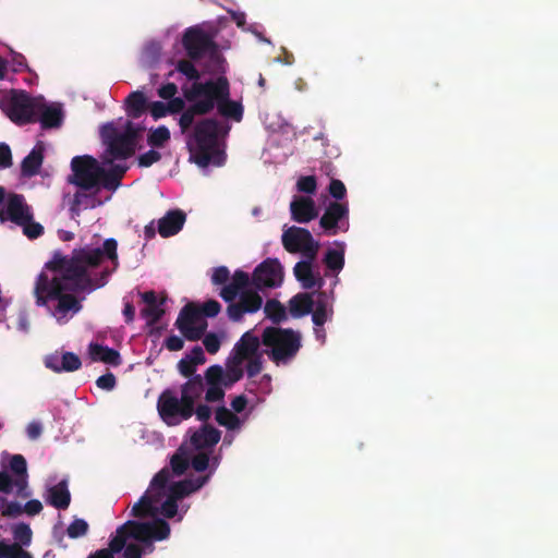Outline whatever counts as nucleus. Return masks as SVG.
<instances>
[{
    "instance_id": "nucleus-8",
    "label": "nucleus",
    "mask_w": 558,
    "mask_h": 558,
    "mask_svg": "<svg viewBox=\"0 0 558 558\" xmlns=\"http://www.w3.org/2000/svg\"><path fill=\"white\" fill-rule=\"evenodd\" d=\"M182 46L191 60H199L209 54L216 63L221 61L218 53V46L213 36L199 26H191L185 29L182 37Z\"/></svg>"
},
{
    "instance_id": "nucleus-50",
    "label": "nucleus",
    "mask_w": 558,
    "mask_h": 558,
    "mask_svg": "<svg viewBox=\"0 0 558 558\" xmlns=\"http://www.w3.org/2000/svg\"><path fill=\"white\" fill-rule=\"evenodd\" d=\"M328 192L336 202L343 199L347 196V187L341 180L331 178L328 186Z\"/></svg>"
},
{
    "instance_id": "nucleus-38",
    "label": "nucleus",
    "mask_w": 558,
    "mask_h": 558,
    "mask_svg": "<svg viewBox=\"0 0 558 558\" xmlns=\"http://www.w3.org/2000/svg\"><path fill=\"white\" fill-rule=\"evenodd\" d=\"M99 204L100 202L97 203L95 197L87 195L86 193L76 192L74 194L70 211L72 216H78L82 209L94 208Z\"/></svg>"
},
{
    "instance_id": "nucleus-17",
    "label": "nucleus",
    "mask_w": 558,
    "mask_h": 558,
    "mask_svg": "<svg viewBox=\"0 0 558 558\" xmlns=\"http://www.w3.org/2000/svg\"><path fill=\"white\" fill-rule=\"evenodd\" d=\"M111 130L113 134L106 141L107 150L102 158V162L106 165L112 163L113 160H125L132 157L136 148L126 138L122 137L119 133H116L114 129Z\"/></svg>"
},
{
    "instance_id": "nucleus-64",
    "label": "nucleus",
    "mask_w": 558,
    "mask_h": 558,
    "mask_svg": "<svg viewBox=\"0 0 558 558\" xmlns=\"http://www.w3.org/2000/svg\"><path fill=\"white\" fill-rule=\"evenodd\" d=\"M149 112L155 120L161 119L169 113L167 104L162 101H153L149 105Z\"/></svg>"
},
{
    "instance_id": "nucleus-39",
    "label": "nucleus",
    "mask_w": 558,
    "mask_h": 558,
    "mask_svg": "<svg viewBox=\"0 0 558 558\" xmlns=\"http://www.w3.org/2000/svg\"><path fill=\"white\" fill-rule=\"evenodd\" d=\"M332 313V308H328L325 300H318L316 303L314 302L312 320L315 327H323L326 322L331 319Z\"/></svg>"
},
{
    "instance_id": "nucleus-32",
    "label": "nucleus",
    "mask_w": 558,
    "mask_h": 558,
    "mask_svg": "<svg viewBox=\"0 0 558 558\" xmlns=\"http://www.w3.org/2000/svg\"><path fill=\"white\" fill-rule=\"evenodd\" d=\"M10 470L15 476V487H17L19 494L27 486V462L22 454H13L10 459Z\"/></svg>"
},
{
    "instance_id": "nucleus-44",
    "label": "nucleus",
    "mask_w": 558,
    "mask_h": 558,
    "mask_svg": "<svg viewBox=\"0 0 558 558\" xmlns=\"http://www.w3.org/2000/svg\"><path fill=\"white\" fill-rule=\"evenodd\" d=\"M175 70L186 76L187 80L195 82H199V71L195 68L192 60L182 59L179 60L175 66Z\"/></svg>"
},
{
    "instance_id": "nucleus-1",
    "label": "nucleus",
    "mask_w": 558,
    "mask_h": 558,
    "mask_svg": "<svg viewBox=\"0 0 558 558\" xmlns=\"http://www.w3.org/2000/svg\"><path fill=\"white\" fill-rule=\"evenodd\" d=\"M118 242L110 238L105 240L102 247L74 248L70 256L54 251L52 257L45 264V270L52 272L49 276L41 271L35 282L34 295L37 306H45L59 324L69 319V314H76L82 310L80 300L74 295L77 292H92L104 287L111 270L105 268L95 272L104 258H108L118 266Z\"/></svg>"
},
{
    "instance_id": "nucleus-60",
    "label": "nucleus",
    "mask_w": 558,
    "mask_h": 558,
    "mask_svg": "<svg viewBox=\"0 0 558 558\" xmlns=\"http://www.w3.org/2000/svg\"><path fill=\"white\" fill-rule=\"evenodd\" d=\"M191 464L196 472H204L209 465V457L205 452H199L192 458Z\"/></svg>"
},
{
    "instance_id": "nucleus-26",
    "label": "nucleus",
    "mask_w": 558,
    "mask_h": 558,
    "mask_svg": "<svg viewBox=\"0 0 558 558\" xmlns=\"http://www.w3.org/2000/svg\"><path fill=\"white\" fill-rule=\"evenodd\" d=\"M250 283H252V279L248 274L238 269L234 271L231 282L226 284L219 294L226 302H232L239 293L247 290Z\"/></svg>"
},
{
    "instance_id": "nucleus-28",
    "label": "nucleus",
    "mask_w": 558,
    "mask_h": 558,
    "mask_svg": "<svg viewBox=\"0 0 558 558\" xmlns=\"http://www.w3.org/2000/svg\"><path fill=\"white\" fill-rule=\"evenodd\" d=\"M46 502L56 509L65 510L71 502V494L65 480L48 488Z\"/></svg>"
},
{
    "instance_id": "nucleus-7",
    "label": "nucleus",
    "mask_w": 558,
    "mask_h": 558,
    "mask_svg": "<svg viewBox=\"0 0 558 558\" xmlns=\"http://www.w3.org/2000/svg\"><path fill=\"white\" fill-rule=\"evenodd\" d=\"M171 472L168 468L161 469L151 480L149 488L132 508V515L136 518L154 517L159 512L158 505L166 496V486L170 482Z\"/></svg>"
},
{
    "instance_id": "nucleus-6",
    "label": "nucleus",
    "mask_w": 558,
    "mask_h": 558,
    "mask_svg": "<svg viewBox=\"0 0 558 558\" xmlns=\"http://www.w3.org/2000/svg\"><path fill=\"white\" fill-rule=\"evenodd\" d=\"M262 343L267 348L265 354L276 365L290 363L302 347L299 331L275 326L266 327L263 330Z\"/></svg>"
},
{
    "instance_id": "nucleus-3",
    "label": "nucleus",
    "mask_w": 558,
    "mask_h": 558,
    "mask_svg": "<svg viewBox=\"0 0 558 558\" xmlns=\"http://www.w3.org/2000/svg\"><path fill=\"white\" fill-rule=\"evenodd\" d=\"M204 393V380L201 375L187 379L180 387V395L174 389H165L157 399V411L165 424L177 426L194 415V403Z\"/></svg>"
},
{
    "instance_id": "nucleus-30",
    "label": "nucleus",
    "mask_w": 558,
    "mask_h": 558,
    "mask_svg": "<svg viewBox=\"0 0 558 558\" xmlns=\"http://www.w3.org/2000/svg\"><path fill=\"white\" fill-rule=\"evenodd\" d=\"M314 300L311 293L301 292L289 300V311L292 317L300 318L313 312Z\"/></svg>"
},
{
    "instance_id": "nucleus-53",
    "label": "nucleus",
    "mask_w": 558,
    "mask_h": 558,
    "mask_svg": "<svg viewBox=\"0 0 558 558\" xmlns=\"http://www.w3.org/2000/svg\"><path fill=\"white\" fill-rule=\"evenodd\" d=\"M161 159V154L155 149H149L148 151L142 154L137 158V162L140 167L148 168L154 163L158 162Z\"/></svg>"
},
{
    "instance_id": "nucleus-35",
    "label": "nucleus",
    "mask_w": 558,
    "mask_h": 558,
    "mask_svg": "<svg viewBox=\"0 0 558 558\" xmlns=\"http://www.w3.org/2000/svg\"><path fill=\"white\" fill-rule=\"evenodd\" d=\"M264 312L274 324H280L287 320L286 307L276 299L267 300Z\"/></svg>"
},
{
    "instance_id": "nucleus-33",
    "label": "nucleus",
    "mask_w": 558,
    "mask_h": 558,
    "mask_svg": "<svg viewBox=\"0 0 558 558\" xmlns=\"http://www.w3.org/2000/svg\"><path fill=\"white\" fill-rule=\"evenodd\" d=\"M335 245L338 248H328L323 262L329 270L338 274L344 267L345 244L343 242H335Z\"/></svg>"
},
{
    "instance_id": "nucleus-54",
    "label": "nucleus",
    "mask_w": 558,
    "mask_h": 558,
    "mask_svg": "<svg viewBox=\"0 0 558 558\" xmlns=\"http://www.w3.org/2000/svg\"><path fill=\"white\" fill-rule=\"evenodd\" d=\"M222 385H207L205 391V400L207 402L221 401L225 397V390Z\"/></svg>"
},
{
    "instance_id": "nucleus-49",
    "label": "nucleus",
    "mask_w": 558,
    "mask_h": 558,
    "mask_svg": "<svg viewBox=\"0 0 558 558\" xmlns=\"http://www.w3.org/2000/svg\"><path fill=\"white\" fill-rule=\"evenodd\" d=\"M189 464L190 463L187 458L180 452L174 453L170 459L171 470L178 476L184 474L189 468Z\"/></svg>"
},
{
    "instance_id": "nucleus-34",
    "label": "nucleus",
    "mask_w": 558,
    "mask_h": 558,
    "mask_svg": "<svg viewBox=\"0 0 558 558\" xmlns=\"http://www.w3.org/2000/svg\"><path fill=\"white\" fill-rule=\"evenodd\" d=\"M147 99L140 90L132 92L125 99L126 113L132 119H138L146 110Z\"/></svg>"
},
{
    "instance_id": "nucleus-55",
    "label": "nucleus",
    "mask_w": 558,
    "mask_h": 558,
    "mask_svg": "<svg viewBox=\"0 0 558 558\" xmlns=\"http://www.w3.org/2000/svg\"><path fill=\"white\" fill-rule=\"evenodd\" d=\"M143 129L131 121H128L123 133H119L136 147V141Z\"/></svg>"
},
{
    "instance_id": "nucleus-46",
    "label": "nucleus",
    "mask_w": 558,
    "mask_h": 558,
    "mask_svg": "<svg viewBox=\"0 0 558 558\" xmlns=\"http://www.w3.org/2000/svg\"><path fill=\"white\" fill-rule=\"evenodd\" d=\"M166 499L161 500L158 505L159 512L167 519H172L178 512V500L170 497L168 494L165 496Z\"/></svg>"
},
{
    "instance_id": "nucleus-41",
    "label": "nucleus",
    "mask_w": 558,
    "mask_h": 558,
    "mask_svg": "<svg viewBox=\"0 0 558 558\" xmlns=\"http://www.w3.org/2000/svg\"><path fill=\"white\" fill-rule=\"evenodd\" d=\"M0 558H33L32 554L20 544H7L0 542Z\"/></svg>"
},
{
    "instance_id": "nucleus-56",
    "label": "nucleus",
    "mask_w": 558,
    "mask_h": 558,
    "mask_svg": "<svg viewBox=\"0 0 558 558\" xmlns=\"http://www.w3.org/2000/svg\"><path fill=\"white\" fill-rule=\"evenodd\" d=\"M203 344L206 349V351L210 354H215L219 351L221 342L218 336L214 332L204 333Z\"/></svg>"
},
{
    "instance_id": "nucleus-42",
    "label": "nucleus",
    "mask_w": 558,
    "mask_h": 558,
    "mask_svg": "<svg viewBox=\"0 0 558 558\" xmlns=\"http://www.w3.org/2000/svg\"><path fill=\"white\" fill-rule=\"evenodd\" d=\"M169 140H170L169 129L165 125H160L157 129L149 131V134L147 137V143L151 147L160 148V147H163L166 145V143L169 142Z\"/></svg>"
},
{
    "instance_id": "nucleus-63",
    "label": "nucleus",
    "mask_w": 558,
    "mask_h": 558,
    "mask_svg": "<svg viewBox=\"0 0 558 558\" xmlns=\"http://www.w3.org/2000/svg\"><path fill=\"white\" fill-rule=\"evenodd\" d=\"M15 486V480L12 478L5 471H0V493L11 494Z\"/></svg>"
},
{
    "instance_id": "nucleus-47",
    "label": "nucleus",
    "mask_w": 558,
    "mask_h": 558,
    "mask_svg": "<svg viewBox=\"0 0 558 558\" xmlns=\"http://www.w3.org/2000/svg\"><path fill=\"white\" fill-rule=\"evenodd\" d=\"M296 189L301 193L313 195L317 191V181L314 175H303L296 181Z\"/></svg>"
},
{
    "instance_id": "nucleus-25",
    "label": "nucleus",
    "mask_w": 558,
    "mask_h": 558,
    "mask_svg": "<svg viewBox=\"0 0 558 558\" xmlns=\"http://www.w3.org/2000/svg\"><path fill=\"white\" fill-rule=\"evenodd\" d=\"M129 167L125 165H112L109 169L100 166L98 171V186L101 185L108 191H116L120 185L123 175Z\"/></svg>"
},
{
    "instance_id": "nucleus-37",
    "label": "nucleus",
    "mask_w": 558,
    "mask_h": 558,
    "mask_svg": "<svg viewBox=\"0 0 558 558\" xmlns=\"http://www.w3.org/2000/svg\"><path fill=\"white\" fill-rule=\"evenodd\" d=\"M242 362L230 357L226 364L225 387L229 388L243 377Z\"/></svg>"
},
{
    "instance_id": "nucleus-5",
    "label": "nucleus",
    "mask_w": 558,
    "mask_h": 558,
    "mask_svg": "<svg viewBox=\"0 0 558 558\" xmlns=\"http://www.w3.org/2000/svg\"><path fill=\"white\" fill-rule=\"evenodd\" d=\"M170 534V525L162 519L151 522L129 520L118 527L116 535L110 539L107 550L111 555L120 553L126 547L128 538H134L144 544L149 551L154 550L153 541H163Z\"/></svg>"
},
{
    "instance_id": "nucleus-18",
    "label": "nucleus",
    "mask_w": 558,
    "mask_h": 558,
    "mask_svg": "<svg viewBox=\"0 0 558 558\" xmlns=\"http://www.w3.org/2000/svg\"><path fill=\"white\" fill-rule=\"evenodd\" d=\"M140 295L142 301L146 304L145 307L141 310V316L146 319L148 327H154L166 313L163 306L167 298L162 296L158 299L156 292L153 290L140 293Z\"/></svg>"
},
{
    "instance_id": "nucleus-48",
    "label": "nucleus",
    "mask_w": 558,
    "mask_h": 558,
    "mask_svg": "<svg viewBox=\"0 0 558 558\" xmlns=\"http://www.w3.org/2000/svg\"><path fill=\"white\" fill-rule=\"evenodd\" d=\"M88 532V523L84 519H75L68 526L66 533L70 538H78Z\"/></svg>"
},
{
    "instance_id": "nucleus-15",
    "label": "nucleus",
    "mask_w": 558,
    "mask_h": 558,
    "mask_svg": "<svg viewBox=\"0 0 558 558\" xmlns=\"http://www.w3.org/2000/svg\"><path fill=\"white\" fill-rule=\"evenodd\" d=\"M238 296V302H228L227 315L232 322H241L245 314L256 313L263 305V298L256 291H242Z\"/></svg>"
},
{
    "instance_id": "nucleus-19",
    "label": "nucleus",
    "mask_w": 558,
    "mask_h": 558,
    "mask_svg": "<svg viewBox=\"0 0 558 558\" xmlns=\"http://www.w3.org/2000/svg\"><path fill=\"white\" fill-rule=\"evenodd\" d=\"M36 121L40 122L41 129H56L63 122V111L60 104H47L43 97H39L36 109Z\"/></svg>"
},
{
    "instance_id": "nucleus-36",
    "label": "nucleus",
    "mask_w": 558,
    "mask_h": 558,
    "mask_svg": "<svg viewBox=\"0 0 558 558\" xmlns=\"http://www.w3.org/2000/svg\"><path fill=\"white\" fill-rule=\"evenodd\" d=\"M215 418L219 425L225 426L230 430L238 429L241 426L240 418L226 407L217 408Z\"/></svg>"
},
{
    "instance_id": "nucleus-12",
    "label": "nucleus",
    "mask_w": 558,
    "mask_h": 558,
    "mask_svg": "<svg viewBox=\"0 0 558 558\" xmlns=\"http://www.w3.org/2000/svg\"><path fill=\"white\" fill-rule=\"evenodd\" d=\"M175 326L185 339L197 341L203 338L207 329V322L202 317L199 308L193 303H189L180 311Z\"/></svg>"
},
{
    "instance_id": "nucleus-31",
    "label": "nucleus",
    "mask_w": 558,
    "mask_h": 558,
    "mask_svg": "<svg viewBox=\"0 0 558 558\" xmlns=\"http://www.w3.org/2000/svg\"><path fill=\"white\" fill-rule=\"evenodd\" d=\"M89 355L93 361H100L113 366L121 364V356L117 350L99 343L89 344Z\"/></svg>"
},
{
    "instance_id": "nucleus-24",
    "label": "nucleus",
    "mask_w": 558,
    "mask_h": 558,
    "mask_svg": "<svg viewBox=\"0 0 558 558\" xmlns=\"http://www.w3.org/2000/svg\"><path fill=\"white\" fill-rule=\"evenodd\" d=\"M314 259L300 260L293 268L294 276L301 282L304 289H313L317 287L320 289L324 286V280L319 275L313 271L312 263Z\"/></svg>"
},
{
    "instance_id": "nucleus-27",
    "label": "nucleus",
    "mask_w": 558,
    "mask_h": 558,
    "mask_svg": "<svg viewBox=\"0 0 558 558\" xmlns=\"http://www.w3.org/2000/svg\"><path fill=\"white\" fill-rule=\"evenodd\" d=\"M220 438L221 433L219 429L209 424H204L192 434L191 444L196 449L211 448L219 442Z\"/></svg>"
},
{
    "instance_id": "nucleus-21",
    "label": "nucleus",
    "mask_w": 558,
    "mask_h": 558,
    "mask_svg": "<svg viewBox=\"0 0 558 558\" xmlns=\"http://www.w3.org/2000/svg\"><path fill=\"white\" fill-rule=\"evenodd\" d=\"M208 478L209 475H204L197 476L196 478H185L171 485L168 483L166 486V495L168 494L175 500H180L202 488L207 483Z\"/></svg>"
},
{
    "instance_id": "nucleus-14",
    "label": "nucleus",
    "mask_w": 558,
    "mask_h": 558,
    "mask_svg": "<svg viewBox=\"0 0 558 558\" xmlns=\"http://www.w3.org/2000/svg\"><path fill=\"white\" fill-rule=\"evenodd\" d=\"M283 281V269L276 258H267L260 263L252 276V284L257 290L278 288Z\"/></svg>"
},
{
    "instance_id": "nucleus-2",
    "label": "nucleus",
    "mask_w": 558,
    "mask_h": 558,
    "mask_svg": "<svg viewBox=\"0 0 558 558\" xmlns=\"http://www.w3.org/2000/svg\"><path fill=\"white\" fill-rule=\"evenodd\" d=\"M182 90L184 99L191 104L179 119L182 133L193 125L195 117L206 116L215 107L219 114L227 119L240 122L243 118V106L230 99V85L226 76L206 82H195Z\"/></svg>"
},
{
    "instance_id": "nucleus-51",
    "label": "nucleus",
    "mask_w": 558,
    "mask_h": 558,
    "mask_svg": "<svg viewBox=\"0 0 558 558\" xmlns=\"http://www.w3.org/2000/svg\"><path fill=\"white\" fill-rule=\"evenodd\" d=\"M19 227L23 228V233L31 240L37 239L44 233V227L40 223L35 222L33 218Z\"/></svg>"
},
{
    "instance_id": "nucleus-59",
    "label": "nucleus",
    "mask_w": 558,
    "mask_h": 558,
    "mask_svg": "<svg viewBox=\"0 0 558 558\" xmlns=\"http://www.w3.org/2000/svg\"><path fill=\"white\" fill-rule=\"evenodd\" d=\"M96 385L102 390L111 391L117 385V378L112 373H107L97 378Z\"/></svg>"
},
{
    "instance_id": "nucleus-11",
    "label": "nucleus",
    "mask_w": 558,
    "mask_h": 558,
    "mask_svg": "<svg viewBox=\"0 0 558 558\" xmlns=\"http://www.w3.org/2000/svg\"><path fill=\"white\" fill-rule=\"evenodd\" d=\"M281 241L287 252H300L308 259H315L319 250V243L314 240L312 233L301 227L292 226L284 230Z\"/></svg>"
},
{
    "instance_id": "nucleus-43",
    "label": "nucleus",
    "mask_w": 558,
    "mask_h": 558,
    "mask_svg": "<svg viewBox=\"0 0 558 558\" xmlns=\"http://www.w3.org/2000/svg\"><path fill=\"white\" fill-rule=\"evenodd\" d=\"M204 385H222L225 386V371L220 365L209 366L203 378Z\"/></svg>"
},
{
    "instance_id": "nucleus-61",
    "label": "nucleus",
    "mask_w": 558,
    "mask_h": 558,
    "mask_svg": "<svg viewBox=\"0 0 558 558\" xmlns=\"http://www.w3.org/2000/svg\"><path fill=\"white\" fill-rule=\"evenodd\" d=\"M230 278V271L226 266H219L214 269L211 281L214 284H225Z\"/></svg>"
},
{
    "instance_id": "nucleus-57",
    "label": "nucleus",
    "mask_w": 558,
    "mask_h": 558,
    "mask_svg": "<svg viewBox=\"0 0 558 558\" xmlns=\"http://www.w3.org/2000/svg\"><path fill=\"white\" fill-rule=\"evenodd\" d=\"M178 369L182 376L189 379L197 375L195 374L196 365L186 356L179 361Z\"/></svg>"
},
{
    "instance_id": "nucleus-16",
    "label": "nucleus",
    "mask_w": 558,
    "mask_h": 558,
    "mask_svg": "<svg viewBox=\"0 0 558 558\" xmlns=\"http://www.w3.org/2000/svg\"><path fill=\"white\" fill-rule=\"evenodd\" d=\"M32 218V209L25 203V198L21 194H10L5 207L0 210L1 222L10 220L16 226H20L24 225Z\"/></svg>"
},
{
    "instance_id": "nucleus-22",
    "label": "nucleus",
    "mask_w": 558,
    "mask_h": 558,
    "mask_svg": "<svg viewBox=\"0 0 558 558\" xmlns=\"http://www.w3.org/2000/svg\"><path fill=\"white\" fill-rule=\"evenodd\" d=\"M186 220V215L181 209H171L158 220V232L162 238H169L179 233Z\"/></svg>"
},
{
    "instance_id": "nucleus-62",
    "label": "nucleus",
    "mask_w": 558,
    "mask_h": 558,
    "mask_svg": "<svg viewBox=\"0 0 558 558\" xmlns=\"http://www.w3.org/2000/svg\"><path fill=\"white\" fill-rule=\"evenodd\" d=\"M169 101L167 102V110L169 113H180V112H184L187 108H185V101L183 98L181 97H172L170 99H168ZM183 113H181L182 116Z\"/></svg>"
},
{
    "instance_id": "nucleus-4",
    "label": "nucleus",
    "mask_w": 558,
    "mask_h": 558,
    "mask_svg": "<svg viewBox=\"0 0 558 558\" xmlns=\"http://www.w3.org/2000/svg\"><path fill=\"white\" fill-rule=\"evenodd\" d=\"M220 123L213 118L198 121L193 129L191 140L187 142L191 160L201 168L210 163L220 167L226 161V154L218 146Z\"/></svg>"
},
{
    "instance_id": "nucleus-45",
    "label": "nucleus",
    "mask_w": 558,
    "mask_h": 558,
    "mask_svg": "<svg viewBox=\"0 0 558 558\" xmlns=\"http://www.w3.org/2000/svg\"><path fill=\"white\" fill-rule=\"evenodd\" d=\"M82 366L81 359L73 352H64L61 356V371L74 372Z\"/></svg>"
},
{
    "instance_id": "nucleus-23",
    "label": "nucleus",
    "mask_w": 558,
    "mask_h": 558,
    "mask_svg": "<svg viewBox=\"0 0 558 558\" xmlns=\"http://www.w3.org/2000/svg\"><path fill=\"white\" fill-rule=\"evenodd\" d=\"M260 342L262 339L251 331L244 332L233 348L232 357L243 363L246 359L259 354Z\"/></svg>"
},
{
    "instance_id": "nucleus-58",
    "label": "nucleus",
    "mask_w": 558,
    "mask_h": 558,
    "mask_svg": "<svg viewBox=\"0 0 558 558\" xmlns=\"http://www.w3.org/2000/svg\"><path fill=\"white\" fill-rule=\"evenodd\" d=\"M199 311L202 313V317H215L220 313L221 305L216 300H208L202 305Z\"/></svg>"
},
{
    "instance_id": "nucleus-10",
    "label": "nucleus",
    "mask_w": 558,
    "mask_h": 558,
    "mask_svg": "<svg viewBox=\"0 0 558 558\" xmlns=\"http://www.w3.org/2000/svg\"><path fill=\"white\" fill-rule=\"evenodd\" d=\"M99 168V162L93 156H75L71 160L72 175L69 182L85 191L98 187Z\"/></svg>"
},
{
    "instance_id": "nucleus-29",
    "label": "nucleus",
    "mask_w": 558,
    "mask_h": 558,
    "mask_svg": "<svg viewBox=\"0 0 558 558\" xmlns=\"http://www.w3.org/2000/svg\"><path fill=\"white\" fill-rule=\"evenodd\" d=\"M44 161V146L38 143L21 163V173L25 178L36 175Z\"/></svg>"
},
{
    "instance_id": "nucleus-20",
    "label": "nucleus",
    "mask_w": 558,
    "mask_h": 558,
    "mask_svg": "<svg viewBox=\"0 0 558 558\" xmlns=\"http://www.w3.org/2000/svg\"><path fill=\"white\" fill-rule=\"evenodd\" d=\"M291 217L299 223H307L318 216L315 202L308 196L294 197L290 203Z\"/></svg>"
},
{
    "instance_id": "nucleus-52",
    "label": "nucleus",
    "mask_w": 558,
    "mask_h": 558,
    "mask_svg": "<svg viewBox=\"0 0 558 558\" xmlns=\"http://www.w3.org/2000/svg\"><path fill=\"white\" fill-rule=\"evenodd\" d=\"M246 374L248 378L257 376L263 369L262 353L246 359Z\"/></svg>"
},
{
    "instance_id": "nucleus-9",
    "label": "nucleus",
    "mask_w": 558,
    "mask_h": 558,
    "mask_svg": "<svg viewBox=\"0 0 558 558\" xmlns=\"http://www.w3.org/2000/svg\"><path fill=\"white\" fill-rule=\"evenodd\" d=\"M39 97H32L24 90H13L9 99L1 102L3 112L17 125L36 122Z\"/></svg>"
},
{
    "instance_id": "nucleus-13",
    "label": "nucleus",
    "mask_w": 558,
    "mask_h": 558,
    "mask_svg": "<svg viewBox=\"0 0 558 558\" xmlns=\"http://www.w3.org/2000/svg\"><path fill=\"white\" fill-rule=\"evenodd\" d=\"M319 226L329 236L336 235L339 231L347 232L349 229L348 203L330 202L319 219Z\"/></svg>"
},
{
    "instance_id": "nucleus-40",
    "label": "nucleus",
    "mask_w": 558,
    "mask_h": 558,
    "mask_svg": "<svg viewBox=\"0 0 558 558\" xmlns=\"http://www.w3.org/2000/svg\"><path fill=\"white\" fill-rule=\"evenodd\" d=\"M12 535L14 543L20 544V546H29L33 539V531L31 526L26 523H17L12 527Z\"/></svg>"
}]
</instances>
